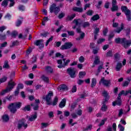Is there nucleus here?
Here are the masks:
<instances>
[{
  "instance_id": "nucleus-20",
  "label": "nucleus",
  "mask_w": 131,
  "mask_h": 131,
  "mask_svg": "<svg viewBox=\"0 0 131 131\" xmlns=\"http://www.w3.org/2000/svg\"><path fill=\"white\" fill-rule=\"evenodd\" d=\"M99 19H100V16L98 14H96L91 18V21H97V20H99Z\"/></svg>"
},
{
  "instance_id": "nucleus-40",
  "label": "nucleus",
  "mask_w": 131,
  "mask_h": 131,
  "mask_svg": "<svg viewBox=\"0 0 131 131\" xmlns=\"http://www.w3.org/2000/svg\"><path fill=\"white\" fill-rule=\"evenodd\" d=\"M107 105L103 104L101 107L102 111L105 112L107 111Z\"/></svg>"
},
{
  "instance_id": "nucleus-1",
  "label": "nucleus",
  "mask_w": 131,
  "mask_h": 131,
  "mask_svg": "<svg viewBox=\"0 0 131 131\" xmlns=\"http://www.w3.org/2000/svg\"><path fill=\"white\" fill-rule=\"evenodd\" d=\"M21 105L22 103H21V102H15L11 103L8 106V108L12 113H16L17 109H19V108H21Z\"/></svg>"
},
{
  "instance_id": "nucleus-3",
  "label": "nucleus",
  "mask_w": 131,
  "mask_h": 131,
  "mask_svg": "<svg viewBox=\"0 0 131 131\" xmlns=\"http://www.w3.org/2000/svg\"><path fill=\"white\" fill-rule=\"evenodd\" d=\"M54 96L53 92L50 91L48 94L46 96V97L43 96L42 99L46 100V103L47 105H52V102L51 101V99H52V97Z\"/></svg>"
},
{
  "instance_id": "nucleus-47",
  "label": "nucleus",
  "mask_w": 131,
  "mask_h": 131,
  "mask_svg": "<svg viewBox=\"0 0 131 131\" xmlns=\"http://www.w3.org/2000/svg\"><path fill=\"white\" fill-rule=\"evenodd\" d=\"M21 24L22 21L20 20H18L16 23V26H17V27H19V26H20V25H21Z\"/></svg>"
},
{
  "instance_id": "nucleus-26",
  "label": "nucleus",
  "mask_w": 131,
  "mask_h": 131,
  "mask_svg": "<svg viewBox=\"0 0 131 131\" xmlns=\"http://www.w3.org/2000/svg\"><path fill=\"white\" fill-rule=\"evenodd\" d=\"M102 95L103 96V97H105V99H107V100H108L109 95H108V93H107L106 91H103Z\"/></svg>"
},
{
  "instance_id": "nucleus-63",
  "label": "nucleus",
  "mask_w": 131,
  "mask_h": 131,
  "mask_svg": "<svg viewBox=\"0 0 131 131\" xmlns=\"http://www.w3.org/2000/svg\"><path fill=\"white\" fill-rule=\"evenodd\" d=\"M128 81H125L124 83H123L122 86H127V85H128Z\"/></svg>"
},
{
  "instance_id": "nucleus-21",
  "label": "nucleus",
  "mask_w": 131,
  "mask_h": 131,
  "mask_svg": "<svg viewBox=\"0 0 131 131\" xmlns=\"http://www.w3.org/2000/svg\"><path fill=\"white\" fill-rule=\"evenodd\" d=\"M96 84H97V79L92 78V83H91V87L94 88V86H96Z\"/></svg>"
},
{
  "instance_id": "nucleus-25",
  "label": "nucleus",
  "mask_w": 131,
  "mask_h": 131,
  "mask_svg": "<svg viewBox=\"0 0 131 131\" xmlns=\"http://www.w3.org/2000/svg\"><path fill=\"white\" fill-rule=\"evenodd\" d=\"M2 119L3 120V121H9V119H10V118L8 115H4L2 116Z\"/></svg>"
},
{
  "instance_id": "nucleus-34",
  "label": "nucleus",
  "mask_w": 131,
  "mask_h": 131,
  "mask_svg": "<svg viewBox=\"0 0 131 131\" xmlns=\"http://www.w3.org/2000/svg\"><path fill=\"white\" fill-rule=\"evenodd\" d=\"M7 79H8V78L7 77H4L0 79V84L1 83H3V82H6V81H7Z\"/></svg>"
},
{
  "instance_id": "nucleus-38",
  "label": "nucleus",
  "mask_w": 131,
  "mask_h": 131,
  "mask_svg": "<svg viewBox=\"0 0 131 131\" xmlns=\"http://www.w3.org/2000/svg\"><path fill=\"white\" fill-rule=\"evenodd\" d=\"M58 97H55L54 98V100L52 103L53 106H55V105H57V103H58Z\"/></svg>"
},
{
  "instance_id": "nucleus-53",
  "label": "nucleus",
  "mask_w": 131,
  "mask_h": 131,
  "mask_svg": "<svg viewBox=\"0 0 131 131\" xmlns=\"http://www.w3.org/2000/svg\"><path fill=\"white\" fill-rule=\"evenodd\" d=\"M49 4V0H43V6L45 7L46 6H48Z\"/></svg>"
},
{
  "instance_id": "nucleus-58",
  "label": "nucleus",
  "mask_w": 131,
  "mask_h": 131,
  "mask_svg": "<svg viewBox=\"0 0 131 131\" xmlns=\"http://www.w3.org/2000/svg\"><path fill=\"white\" fill-rule=\"evenodd\" d=\"M5 29H7V27H0V32H3V31H4V30H5Z\"/></svg>"
},
{
  "instance_id": "nucleus-10",
  "label": "nucleus",
  "mask_w": 131,
  "mask_h": 131,
  "mask_svg": "<svg viewBox=\"0 0 131 131\" xmlns=\"http://www.w3.org/2000/svg\"><path fill=\"white\" fill-rule=\"evenodd\" d=\"M26 121L25 119H22L20 120L18 124V128H21V127H24L25 128H26V127L28 126V125L25 123Z\"/></svg>"
},
{
  "instance_id": "nucleus-32",
  "label": "nucleus",
  "mask_w": 131,
  "mask_h": 131,
  "mask_svg": "<svg viewBox=\"0 0 131 131\" xmlns=\"http://www.w3.org/2000/svg\"><path fill=\"white\" fill-rule=\"evenodd\" d=\"M46 71L49 73H52V72H53V69H52V68L50 67H47L46 68Z\"/></svg>"
},
{
  "instance_id": "nucleus-64",
  "label": "nucleus",
  "mask_w": 131,
  "mask_h": 131,
  "mask_svg": "<svg viewBox=\"0 0 131 131\" xmlns=\"http://www.w3.org/2000/svg\"><path fill=\"white\" fill-rule=\"evenodd\" d=\"M113 129L114 131H116V123H114L112 125Z\"/></svg>"
},
{
  "instance_id": "nucleus-52",
  "label": "nucleus",
  "mask_w": 131,
  "mask_h": 131,
  "mask_svg": "<svg viewBox=\"0 0 131 131\" xmlns=\"http://www.w3.org/2000/svg\"><path fill=\"white\" fill-rule=\"evenodd\" d=\"M41 125L42 128H45V127H47L48 125H49V124H48L47 123H42L41 124Z\"/></svg>"
},
{
  "instance_id": "nucleus-14",
  "label": "nucleus",
  "mask_w": 131,
  "mask_h": 131,
  "mask_svg": "<svg viewBox=\"0 0 131 131\" xmlns=\"http://www.w3.org/2000/svg\"><path fill=\"white\" fill-rule=\"evenodd\" d=\"M67 90V86L66 85H60L58 88V91L59 92H64V91Z\"/></svg>"
},
{
  "instance_id": "nucleus-43",
  "label": "nucleus",
  "mask_w": 131,
  "mask_h": 131,
  "mask_svg": "<svg viewBox=\"0 0 131 131\" xmlns=\"http://www.w3.org/2000/svg\"><path fill=\"white\" fill-rule=\"evenodd\" d=\"M25 84H27V85H31V84H32V83H33V81H26L25 82Z\"/></svg>"
},
{
  "instance_id": "nucleus-56",
  "label": "nucleus",
  "mask_w": 131,
  "mask_h": 131,
  "mask_svg": "<svg viewBox=\"0 0 131 131\" xmlns=\"http://www.w3.org/2000/svg\"><path fill=\"white\" fill-rule=\"evenodd\" d=\"M42 79L43 81H45V82H49V78L45 76H43L42 77Z\"/></svg>"
},
{
  "instance_id": "nucleus-24",
  "label": "nucleus",
  "mask_w": 131,
  "mask_h": 131,
  "mask_svg": "<svg viewBox=\"0 0 131 131\" xmlns=\"http://www.w3.org/2000/svg\"><path fill=\"white\" fill-rule=\"evenodd\" d=\"M100 63V57L96 56H95V59L94 62V64H97Z\"/></svg>"
},
{
  "instance_id": "nucleus-19",
  "label": "nucleus",
  "mask_w": 131,
  "mask_h": 131,
  "mask_svg": "<svg viewBox=\"0 0 131 131\" xmlns=\"http://www.w3.org/2000/svg\"><path fill=\"white\" fill-rule=\"evenodd\" d=\"M43 41V40H37L34 42V45L36 46H41L42 48H43L44 46L43 44H41V42Z\"/></svg>"
},
{
  "instance_id": "nucleus-23",
  "label": "nucleus",
  "mask_w": 131,
  "mask_h": 131,
  "mask_svg": "<svg viewBox=\"0 0 131 131\" xmlns=\"http://www.w3.org/2000/svg\"><path fill=\"white\" fill-rule=\"evenodd\" d=\"M123 40V38H117L115 39V42H116V43H122Z\"/></svg>"
},
{
  "instance_id": "nucleus-44",
  "label": "nucleus",
  "mask_w": 131,
  "mask_h": 131,
  "mask_svg": "<svg viewBox=\"0 0 131 131\" xmlns=\"http://www.w3.org/2000/svg\"><path fill=\"white\" fill-rule=\"evenodd\" d=\"M2 6L3 7H7L8 6V1L5 0L2 2Z\"/></svg>"
},
{
  "instance_id": "nucleus-55",
  "label": "nucleus",
  "mask_w": 131,
  "mask_h": 131,
  "mask_svg": "<svg viewBox=\"0 0 131 131\" xmlns=\"http://www.w3.org/2000/svg\"><path fill=\"white\" fill-rule=\"evenodd\" d=\"M17 34H18V32L16 31H14L12 33L11 35L12 37H16Z\"/></svg>"
},
{
  "instance_id": "nucleus-31",
  "label": "nucleus",
  "mask_w": 131,
  "mask_h": 131,
  "mask_svg": "<svg viewBox=\"0 0 131 131\" xmlns=\"http://www.w3.org/2000/svg\"><path fill=\"white\" fill-rule=\"evenodd\" d=\"M18 45H19V41H18L17 40L14 41L10 45V48H13V47H15V46H18Z\"/></svg>"
},
{
  "instance_id": "nucleus-51",
  "label": "nucleus",
  "mask_w": 131,
  "mask_h": 131,
  "mask_svg": "<svg viewBox=\"0 0 131 131\" xmlns=\"http://www.w3.org/2000/svg\"><path fill=\"white\" fill-rule=\"evenodd\" d=\"M86 14L88 16H92L94 14V11L93 10H90L86 12Z\"/></svg>"
},
{
  "instance_id": "nucleus-36",
  "label": "nucleus",
  "mask_w": 131,
  "mask_h": 131,
  "mask_svg": "<svg viewBox=\"0 0 131 131\" xmlns=\"http://www.w3.org/2000/svg\"><path fill=\"white\" fill-rule=\"evenodd\" d=\"M84 57H83V56H81L79 58V62L80 63H83V62H84Z\"/></svg>"
},
{
  "instance_id": "nucleus-15",
  "label": "nucleus",
  "mask_w": 131,
  "mask_h": 131,
  "mask_svg": "<svg viewBox=\"0 0 131 131\" xmlns=\"http://www.w3.org/2000/svg\"><path fill=\"white\" fill-rule=\"evenodd\" d=\"M72 10L74 11V12H78V13H82V12L83 11L82 8L77 7H73Z\"/></svg>"
},
{
  "instance_id": "nucleus-54",
  "label": "nucleus",
  "mask_w": 131,
  "mask_h": 131,
  "mask_svg": "<svg viewBox=\"0 0 131 131\" xmlns=\"http://www.w3.org/2000/svg\"><path fill=\"white\" fill-rule=\"evenodd\" d=\"M105 40V39L104 38H100L99 39L98 41H97V43H102V42H104V41Z\"/></svg>"
},
{
  "instance_id": "nucleus-62",
  "label": "nucleus",
  "mask_w": 131,
  "mask_h": 131,
  "mask_svg": "<svg viewBox=\"0 0 131 131\" xmlns=\"http://www.w3.org/2000/svg\"><path fill=\"white\" fill-rule=\"evenodd\" d=\"M90 26V23L89 22H85L83 24V27H88V26Z\"/></svg>"
},
{
  "instance_id": "nucleus-30",
  "label": "nucleus",
  "mask_w": 131,
  "mask_h": 131,
  "mask_svg": "<svg viewBox=\"0 0 131 131\" xmlns=\"http://www.w3.org/2000/svg\"><path fill=\"white\" fill-rule=\"evenodd\" d=\"M102 69H104L103 66H100L98 67L97 72L96 73V76L99 75V73H100V72H101V71H102Z\"/></svg>"
},
{
  "instance_id": "nucleus-6",
  "label": "nucleus",
  "mask_w": 131,
  "mask_h": 131,
  "mask_svg": "<svg viewBox=\"0 0 131 131\" xmlns=\"http://www.w3.org/2000/svg\"><path fill=\"white\" fill-rule=\"evenodd\" d=\"M50 13L54 12L55 15H57L59 12H60V8L59 7H56V4H52L50 7Z\"/></svg>"
},
{
  "instance_id": "nucleus-5",
  "label": "nucleus",
  "mask_w": 131,
  "mask_h": 131,
  "mask_svg": "<svg viewBox=\"0 0 131 131\" xmlns=\"http://www.w3.org/2000/svg\"><path fill=\"white\" fill-rule=\"evenodd\" d=\"M100 84H102L104 85V86H106L107 88H109L110 85H111V80H106L105 78L102 77L99 82Z\"/></svg>"
},
{
  "instance_id": "nucleus-7",
  "label": "nucleus",
  "mask_w": 131,
  "mask_h": 131,
  "mask_svg": "<svg viewBox=\"0 0 131 131\" xmlns=\"http://www.w3.org/2000/svg\"><path fill=\"white\" fill-rule=\"evenodd\" d=\"M68 73L72 78H74L76 76V70L73 68L68 69Z\"/></svg>"
},
{
  "instance_id": "nucleus-16",
  "label": "nucleus",
  "mask_w": 131,
  "mask_h": 131,
  "mask_svg": "<svg viewBox=\"0 0 131 131\" xmlns=\"http://www.w3.org/2000/svg\"><path fill=\"white\" fill-rule=\"evenodd\" d=\"M36 118H37V114H35L34 115H32L30 116L29 120V121H34V120H35V119H36Z\"/></svg>"
},
{
  "instance_id": "nucleus-59",
  "label": "nucleus",
  "mask_w": 131,
  "mask_h": 131,
  "mask_svg": "<svg viewBox=\"0 0 131 131\" xmlns=\"http://www.w3.org/2000/svg\"><path fill=\"white\" fill-rule=\"evenodd\" d=\"M112 51H109L106 54L107 57H112Z\"/></svg>"
},
{
  "instance_id": "nucleus-61",
  "label": "nucleus",
  "mask_w": 131,
  "mask_h": 131,
  "mask_svg": "<svg viewBox=\"0 0 131 131\" xmlns=\"http://www.w3.org/2000/svg\"><path fill=\"white\" fill-rule=\"evenodd\" d=\"M65 16V13H60L59 15H58V18L59 19H62V18H63V17H64Z\"/></svg>"
},
{
  "instance_id": "nucleus-18",
  "label": "nucleus",
  "mask_w": 131,
  "mask_h": 131,
  "mask_svg": "<svg viewBox=\"0 0 131 131\" xmlns=\"http://www.w3.org/2000/svg\"><path fill=\"white\" fill-rule=\"evenodd\" d=\"M66 104V99L64 98L59 103V108H63L65 107Z\"/></svg>"
},
{
  "instance_id": "nucleus-41",
  "label": "nucleus",
  "mask_w": 131,
  "mask_h": 131,
  "mask_svg": "<svg viewBox=\"0 0 131 131\" xmlns=\"http://www.w3.org/2000/svg\"><path fill=\"white\" fill-rule=\"evenodd\" d=\"M75 17V14H72V15H69L68 16V20H72L73 19V18H74Z\"/></svg>"
},
{
  "instance_id": "nucleus-8",
  "label": "nucleus",
  "mask_w": 131,
  "mask_h": 131,
  "mask_svg": "<svg viewBox=\"0 0 131 131\" xmlns=\"http://www.w3.org/2000/svg\"><path fill=\"white\" fill-rule=\"evenodd\" d=\"M73 46L71 42H67L64 43V45H62L60 49L61 50H69V49H71V47Z\"/></svg>"
},
{
  "instance_id": "nucleus-27",
  "label": "nucleus",
  "mask_w": 131,
  "mask_h": 131,
  "mask_svg": "<svg viewBox=\"0 0 131 131\" xmlns=\"http://www.w3.org/2000/svg\"><path fill=\"white\" fill-rule=\"evenodd\" d=\"M85 74H86L85 72H80L79 73V78H82L83 77L85 76Z\"/></svg>"
},
{
  "instance_id": "nucleus-22",
  "label": "nucleus",
  "mask_w": 131,
  "mask_h": 131,
  "mask_svg": "<svg viewBox=\"0 0 131 131\" xmlns=\"http://www.w3.org/2000/svg\"><path fill=\"white\" fill-rule=\"evenodd\" d=\"M123 30V24H121V28H118L115 31V32L117 33H120V32Z\"/></svg>"
},
{
  "instance_id": "nucleus-17",
  "label": "nucleus",
  "mask_w": 131,
  "mask_h": 131,
  "mask_svg": "<svg viewBox=\"0 0 131 131\" xmlns=\"http://www.w3.org/2000/svg\"><path fill=\"white\" fill-rule=\"evenodd\" d=\"M63 61H64V65L58 66V68H63V67H65V66H67V65H68V64H69V62H70V60L68 59L65 61V59H63Z\"/></svg>"
},
{
  "instance_id": "nucleus-35",
  "label": "nucleus",
  "mask_w": 131,
  "mask_h": 131,
  "mask_svg": "<svg viewBox=\"0 0 131 131\" xmlns=\"http://www.w3.org/2000/svg\"><path fill=\"white\" fill-rule=\"evenodd\" d=\"M11 18H12V16H11V14L9 13H7L5 16V19H6V20H11Z\"/></svg>"
},
{
  "instance_id": "nucleus-4",
  "label": "nucleus",
  "mask_w": 131,
  "mask_h": 131,
  "mask_svg": "<svg viewBox=\"0 0 131 131\" xmlns=\"http://www.w3.org/2000/svg\"><path fill=\"white\" fill-rule=\"evenodd\" d=\"M121 9L122 12H124V13H125L128 21H130L131 20L130 11L127 9V7H126V6H122Z\"/></svg>"
},
{
  "instance_id": "nucleus-49",
  "label": "nucleus",
  "mask_w": 131,
  "mask_h": 131,
  "mask_svg": "<svg viewBox=\"0 0 131 131\" xmlns=\"http://www.w3.org/2000/svg\"><path fill=\"white\" fill-rule=\"evenodd\" d=\"M93 127V126L92 125H88L86 128L84 129V130H91Z\"/></svg>"
},
{
  "instance_id": "nucleus-13",
  "label": "nucleus",
  "mask_w": 131,
  "mask_h": 131,
  "mask_svg": "<svg viewBox=\"0 0 131 131\" xmlns=\"http://www.w3.org/2000/svg\"><path fill=\"white\" fill-rule=\"evenodd\" d=\"M73 23H74L76 26L73 27V29H75L76 28V26H79V25L81 24V20L80 19H75L73 21Z\"/></svg>"
},
{
  "instance_id": "nucleus-60",
  "label": "nucleus",
  "mask_w": 131,
  "mask_h": 131,
  "mask_svg": "<svg viewBox=\"0 0 131 131\" xmlns=\"http://www.w3.org/2000/svg\"><path fill=\"white\" fill-rule=\"evenodd\" d=\"M77 67H78V69L81 70V69H82V68L83 67V64H82L81 63H79L77 64Z\"/></svg>"
},
{
  "instance_id": "nucleus-12",
  "label": "nucleus",
  "mask_w": 131,
  "mask_h": 131,
  "mask_svg": "<svg viewBox=\"0 0 131 131\" xmlns=\"http://www.w3.org/2000/svg\"><path fill=\"white\" fill-rule=\"evenodd\" d=\"M39 99L36 100L35 103L31 104V106L33 107L34 110H37L38 109V104H39Z\"/></svg>"
},
{
  "instance_id": "nucleus-2",
  "label": "nucleus",
  "mask_w": 131,
  "mask_h": 131,
  "mask_svg": "<svg viewBox=\"0 0 131 131\" xmlns=\"http://www.w3.org/2000/svg\"><path fill=\"white\" fill-rule=\"evenodd\" d=\"M15 85H16V83L14 81H13V80H10L8 83V86L7 88L5 90L3 91L1 93V95L3 96V95H5L6 93L12 91Z\"/></svg>"
},
{
  "instance_id": "nucleus-39",
  "label": "nucleus",
  "mask_w": 131,
  "mask_h": 131,
  "mask_svg": "<svg viewBox=\"0 0 131 131\" xmlns=\"http://www.w3.org/2000/svg\"><path fill=\"white\" fill-rule=\"evenodd\" d=\"M24 111H30V105H27L25 106V107L23 109Z\"/></svg>"
},
{
  "instance_id": "nucleus-28",
  "label": "nucleus",
  "mask_w": 131,
  "mask_h": 131,
  "mask_svg": "<svg viewBox=\"0 0 131 131\" xmlns=\"http://www.w3.org/2000/svg\"><path fill=\"white\" fill-rule=\"evenodd\" d=\"M122 67V64L121 63H118L116 68L117 71H119Z\"/></svg>"
},
{
  "instance_id": "nucleus-46",
  "label": "nucleus",
  "mask_w": 131,
  "mask_h": 131,
  "mask_svg": "<svg viewBox=\"0 0 131 131\" xmlns=\"http://www.w3.org/2000/svg\"><path fill=\"white\" fill-rule=\"evenodd\" d=\"M120 131H124V127L121 125V124H119L118 126Z\"/></svg>"
},
{
  "instance_id": "nucleus-29",
  "label": "nucleus",
  "mask_w": 131,
  "mask_h": 131,
  "mask_svg": "<svg viewBox=\"0 0 131 131\" xmlns=\"http://www.w3.org/2000/svg\"><path fill=\"white\" fill-rule=\"evenodd\" d=\"M9 61L8 60H6L4 62V65L3 66V68H6L9 69L10 68V66H9Z\"/></svg>"
},
{
  "instance_id": "nucleus-50",
  "label": "nucleus",
  "mask_w": 131,
  "mask_h": 131,
  "mask_svg": "<svg viewBox=\"0 0 131 131\" xmlns=\"http://www.w3.org/2000/svg\"><path fill=\"white\" fill-rule=\"evenodd\" d=\"M8 2H10V4L9 5V7H13V6H14V5H15V2H14V0H7Z\"/></svg>"
},
{
  "instance_id": "nucleus-9",
  "label": "nucleus",
  "mask_w": 131,
  "mask_h": 131,
  "mask_svg": "<svg viewBox=\"0 0 131 131\" xmlns=\"http://www.w3.org/2000/svg\"><path fill=\"white\" fill-rule=\"evenodd\" d=\"M123 39L124 40L123 41L122 44L123 45L125 49H127V48H128V47H130L131 45V40L130 39L126 40L125 38H123Z\"/></svg>"
},
{
  "instance_id": "nucleus-57",
  "label": "nucleus",
  "mask_w": 131,
  "mask_h": 131,
  "mask_svg": "<svg viewBox=\"0 0 131 131\" xmlns=\"http://www.w3.org/2000/svg\"><path fill=\"white\" fill-rule=\"evenodd\" d=\"M118 27V23H115L114 19L113 23V27H114V28H116V27Z\"/></svg>"
},
{
  "instance_id": "nucleus-45",
  "label": "nucleus",
  "mask_w": 131,
  "mask_h": 131,
  "mask_svg": "<svg viewBox=\"0 0 131 131\" xmlns=\"http://www.w3.org/2000/svg\"><path fill=\"white\" fill-rule=\"evenodd\" d=\"M76 91H77V88L76 85H74L72 88V93H76Z\"/></svg>"
},
{
  "instance_id": "nucleus-42",
  "label": "nucleus",
  "mask_w": 131,
  "mask_h": 131,
  "mask_svg": "<svg viewBox=\"0 0 131 131\" xmlns=\"http://www.w3.org/2000/svg\"><path fill=\"white\" fill-rule=\"evenodd\" d=\"M27 35H23L22 34H19L18 35V38H21L22 39H24L26 37H27Z\"/></svg>"
},
{
  "instance_id": "nucleus-37",
  "label": "nucleus",
  "mask_w": 131,
  "mask_h": 131,
  "mask_svg": "<svg viewBox=\"0 0 131 131\" xmlns=\"http://www.w3.org/2000/svg\"><path fill=\"white\" fill-rule=\"evenodd\" d=\"M84 37V33H82L80 35V36L76 38V40H81Z\"/></svg>"
},
{
  "instance_id": "nucleus-33",
  "label": "nucleus",
  "mask_w": 131,
  "mask_h": 131,
  "mask_svg": "<svg viewBox=\"0 0 131 131\" xmlns=\"http://www.w3.org/2000/svg\"><path fill=\"white\" fill-rule=\"evenodd\" d=\"M106 121H107V118H105L100 122L99 126H102V125H104Z\"/></svg>"
},
{
  "instance_id": "nucleus-48",
  "label": "nucleus",
  "mask_w": 131,
  "mask_h": 131,
  "mask_svg": "<svg viewBox=\"0 0 131 131\" xmlns=\"http://www.w3.org/2000/svg\"><path fill=\"white\" fill-rule=\"evenodd\" d=\"M53 37L52 36L50 37L46 42V46L47 47V46L49 45L50 41H52L53 40Z\"/></svg>"
},
{
  "instance_id": "nucleus-11",
  "label": "nucleus",
  "mask_w": 131,
  "mask_h": 131,
  "mask_svg": "<svg viewBox=\"0 0 131 131\" xmlns=\"http://www.w3.org/2000/svg\"><path fill=\"white\" fill-rule=\"evenodd\" d=\"M116 0H113L112 5V12H115V11H117L118 10V7L116 5L117 4Z\"/></svg>"
}]
</instances>
